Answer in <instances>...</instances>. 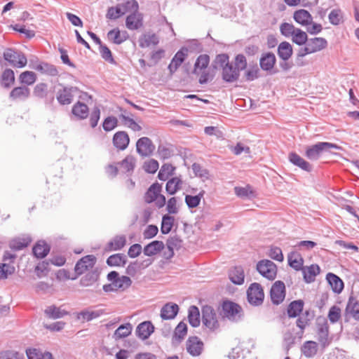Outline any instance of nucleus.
Returning a JSON list of instances; mask_svg holds the SVG:
<instances>
[{
    "mask_svg": "<svg viewBox=\"0 0 359 359\" xmlns=\"http://www.w3.org/2000/svg\"><path fill=\"white\" fill-rule=\"evenodd\" d=\"M212 66L215 69L218 67L222 68V78L227 83L236 81L239 79L240 72L229 62V56L226 53L217 55Z\"/></svg>",
    "mask_w": 359,
    "mask_h": 359,
    "instance_id": "obj_1",
    "label": "nucleus"
},
{
    "mask_svg": "<svg viewBox=\"0 0 359 359\" xmlns=\"http://www.w3.org/2000/svg\"><path fill=\"white\" fill-rule=\"evenodd\" d=\"M162 187L158 182L152 184L144 196V200L147 203L155 202L157 208H163L166 203L165 197L161 194Z\"/></svg>",
    "mask_w": 359,
    "mask_h": 359,
    "instance_id": "obj_2",
    "label": "nucleus"
},
{
    "mask_svg": "<svg viewBox=\"0 0 359 359\" xmlns=\"http://www.w3.org/2000/svg\"><path fill=\"white\" fill-rule=\"evenodd\" d=\"M330 149H341V147L331 142H319L308 147L305 151V156L310 160L316 161L320 158L323 151H328Z\"/></svg>",
    "mask_w": 359,
    "mask_h": 359,
    "instance_id": "obj_3",
    "label": "nucleus"
},
{
    "mask_svg": "<svg viewBox=\"0 0 359 359\" xmlns=\"http://www.w3.org/2000/svg\"><path fill=\"white\" fill-rule=\"evenodd\" d=\"M4 58L10 65L15 68H22L26 66L27 59L25 55L14 48H6L3 53Z\"/></svg>",
    "mask_w": 359,
    "mask_h": 359,
    "instance_id": "obj_4",
    "label": "nucleus"
},
{
    "mask_svg": "<svg viewBox=\"0 0 359 359\" xmlns=\"http://www.w3.org/2000/svg\"><path fill=\"white\" fill-rule=\"evenodd\" d=\"M247 299L248 302L254 306H259L263 304L264 292L261 284L253 283L247 290Z\"/></svg>",
    "mask_w": 359,
    "mask_h": 359,
    "instance_id": "obj_5",
    "label": "nucleus"
},
{
    "mask_svg": "<svg viewBox=\"0 0 359 359\" xmlns=\"http://www.w3.org/2000/svg\"><path fill=\"white\" fill-rule=\"evenodd\" d=\"M256 269L257 271L268 280H273L277 275V266L272 261L262 259L257 262Z\"/></svg>",
    "mask_w": 359,
    "mask_h": 359,
    "instance_id": "obj_6",
    "label": "nucleus"
},
{
    "mask_svg": "<svg viewBox=\"0 0 359 359\" xmlns=\"http://www.w3.org/2000/svg\"><path fill=\"white\" fill-rule=\"evenodd\" d=\"M202 322L210 330L213 331L219 327L216 313L212 306H205L202 308Z\"/></svg>",
    "mask_w": 359,
    "mask_h": 359,
    "instance_id": "obj_7",
    "label": "nucleus"
},
{
    "mask_svg": "<svg viewBox=\"0 0 359 359\" xmlns=\"http://www.w3.org/2000/svg\"><path fill=\"white\" fill-rule=\"evenodd\" d=\"M96 263V257L93 255H89L81 258L76 264L74 271L76 276L72 278V280L76 279L78 276L84 273L86 271L93 269Z\"/></svg>",
    "mask_w": 359,
    "mask_h": 359,
    "instance_id": "obj_8",
    "label": "nucleus"
},
{
    "mask_svg": "<svg viewBox=\"0 0 359 359\" xmlns=\"http://www.w3.org/2000/svg\"><path fill=\"white\" fill-rule=\"evenodd\" d=\"M270 297L271 302L275 305L282 303L285 297V286L283 281H276L270 290Z\"/></svg>",
    "mask_w": 359,
    "mask_h": 359,
    "instance_id": "obj_9",
    "label": "nucleus"
},
{
    "mask_svg": "<svg viewBox=\"0 0 359 359\" xmlns=\"http://www.w3.org/2000/svg\"><path fill=\"white\" fill-rule=\"evenodd\" d=\"M155 145L152 141L147 137L140 138L136 142L137 152L142 157H147L152 155L155 150Z\"/></svg>",
    "mask_w": 359,
    "mask_h": 359,
    "instance_id": "obj_10",
    "label": "nucleus"
},
{
    "mask_svg": "<svg viewBox=\"0 0 359 359\" xmlns=\"http://www.w3.org/2000/svg\"><path fill=\"white\" fill-rule=\"evenodd\" d=\"M242 308L238 304L226 300L222 304V311L225 317L229 320H235L238 316H241Z\"/></svg>",
    "mask_w": 359,
    "mask_h": 359,
    "instance_id": "obj_11",
    "label": "nucleus"
},
{
    "mask_svg": "<svg viewBox=\"0 0 359 359\" xmlns=\"http://www.w3.org/2000/svg\"><path fill=\"white\" fill-rule=\"evenodd\" d=\"M203 346V342L196 336L189 337L186 341V349L194 357L202 353Z\"/></svg>",
    "mask_w": 359,
    "mask_h": 359,
    "instance_id": "obj_12",
    "label": "nucleus"
},
{
    "mask_svg": "<svg viewBox=\"0 0 359 359\" xmlns=\"http://www.w3.org/2000/svg\"><path fill=\"white\" fill-rule=\"evenodd\" d=\"M188 51L187 47H182L175 53L168 67L170 75H172L184 62L188 55Z\"/></svg>",
    "mask_w": 359,
    "mask_h": 359,
    "instance_id": "obj_13",
    "label": "nucleus"
},
{
    "mask_svg": "<svg viewBox=\"0 0 359 359\" xmlns=\"http://www.w3.org/2000/svg\"><path fill=\"white\" fill-rule=\"evenodd\" d=\"M77 90L76 87L63 86L62 88L58 90L56 95L57 102L61 105H67L72 102L74 93Z\"/></svg>",
    "mask_w": 359,
    "mask_h": 359,
    "instance_id": "obj_14",
    "label": "nucleus"
},
{
    "mask_svg": "<svg viewBox=\"0 0 359 359\" xmlns=\"http://www.w3.org/2000/svg\"><path fill=\"white\" fill-rule=\"evenodd\" d=\"M344 316L346 322L349 320V316H351L355 320H359V301L353 295H351L348 298Z\"/></svg>",
    "mask_w": 359,
    "mask_h": 359,
    "instance_id": "obj_15",
    "label": "nucleus"
},
{
    "mask_svg": "<svg viewBox=\"0 0 359 359\" xmlns=\"http://www.w3.org/2000/svg\"><path fill=\"white\" fill-rule=\"evenodd\" d=\"M317 334L318 336V341L323 344H325L328 339L329 326L326 318L319 317L316 322Z\"/></svg>",
    "mask_w": 359,
    "mask_h": 359,
    "instance_id": "obj_16",
    "label": "nucleus"
},
{
    "mask_svg": "<svg viewBox=\"0 0 359 359\" xmlns=\"http://www.w3.org/2000/svg\"><path fill=\"white\" fill-rule=\"evenodd\" d=\"M112 142L116 149L123 151L128 147L130 138L126 132L118 131L114 135Z\"/></svg>",
    "mask_w": 359,
    "mask_h": 359,
    "instance_id": "obj_17",
    "label": "nucleus"
},
{
    "mask_svg": "<svg viewBox=\"0 0 359 359\" xmlns=\"http://www.w3.org/2000/svg\"><path fill=\"white\" fill-rule=\"evenodd\" d=\"M126 27L130 30H136L143 25V15L140 12L130 13L126 19Z\"/></svg>",
    "mask_w": 359,
    "mask_h": 359,
    "instance_id": "obj_18",
    "label": "nucleus"
},
{
    "mask_svg": "<svg viewBox=\"0 0 359 359\" xmlns=\"http://www.w3.org/2000/svg\"><path fill=\"white\" fill-rule=\"evenodd\" d=\"M29 96L30 90L25 86L15 87L9 93V98L12 101H24Z\"/></svg>",
    "mask_w": 359,
    "mask_h": 359,
    "instance_id": "obj_19",
    "label": "nucleus"
},
{
    "mask_svg": "<svg viewBox=\"0 0 359 359\" xmlns=\"http://www.w3.org/2000/svg\"><path fill=\"white\" fill-rule=\"evenodd\" d=\"M154 332V326L150 321H144L140 323L135 330L137 336L142 339H147Z\"/></svg>",
    "mask_w": 359,
    "mask_h": 359,
    "instance_id": "obj_20",
    "label": "nucleus"
},
{
    "mask_svg": "<svg viewBox=\"0 0 359 359\" xmlns=\"http://www.w3.org/2000/svg\"><path fill=\"white\" fill-rule=\"evenodd\" d=\"M288 160L292 164L304 171L310 172L312 170V165L295 152L289 154Z\"/></svg>",
    "mask_w": 359,
    "mask_h": 359,
    "instance_id": "obj_21",
    "label": "nucleus"
},
{
    "mask_svg": "<svg viewBox=\"0 0 359 359\" xmlns=\"http://www.w3.org/2000/svg\"><path fill=\"white\" fill-rule=\"evenodd\" d=\"M293 18L298 24L302 26L306 27L312 24V15L308 11L304 9H299L294 11Z\"/></svg>",
    "mask_w": 359,
    "mask_h": 359,
    "instance_id": "obj_22",
    "label": "nucleus"
},
{
    "mask_svg": "<svg viewBox=\"0 0 359 359\" xmlns=\"http://www.w3.org/2000/svg\"><path fill=\"white\" fill-rule=\"evenodd\" d=\"M276 62V56L273 53L268 52L263 53L259 60V65L264 71H271Z\"/></svg>",
    "mask_w": 359,
    "mask_h": 359,
    "instance_id": "obj_23",
    "label": "nucleus"
},
{
    "mask_svg": "<svg viewBox=\"0 0 359 359\" xmlns=\"http://www.w3.org/2000/svg\"><path fill=\"white\" fill-rule=\"evenodd\" d=\"M304 302L302 299H297L291 302L287 306V314L289 318H296L302 313Z\"/></svg>",
    "mask_w": 359,
    "mask_h": 359,
    "instance_id": "obj_24",
    "label": "nucleus"
},
{
    "mask_svg": "<svg viewBox=\"0 0 359 359\" xmlns=\"http://www.w3.org/2000/svg\"><path fill=\"white\" fill-rule=\"evenodd\" d=\"M107 37L109 41L115 44H121L129 38L126 31L121 32L118 28H114L107 33Z\"/></svg>",
    "mask_w": 359,
    "mask_h": 359,
    "instance_id": "obj_25",
    "label": "nucleus"
},
{
    "mask_svg": "<svg viewBox=\"0 0 359 359\" xmlns=\"http://www.w3.org/2000/svg\"><path fill=\"white\" fill-rule=\"evenodd\" d=\"M126 244V238L124 235L115 236L105 246V251H116L121 250Z\"/></svg>",
    "mask_w": 359,
    "mask_h": 359,
    "instance_id": "obj_26",
    "label": "nucleus"
},
{
    "mask_svg": "<svg viewBox=\"0 0 359 359\" xmlns=\"http://www.w3.org/2000/svg\"><path fill=\"white\" fill-rule=\"evenodd\" d=\"M326 280L334 293L339 294L342 292L344 287V282L338 276L330 272L326 275Z\"/></svg>",
    "mask_w": 359,
    "mask_h": 359,
    "instance_id": "obj_27",
    "label": "nucleus"
},
{
    "mask_svg": "<svg viewBox=\"0 0 359 359\" xmlns=\"http://www.w3.org/2000/svg\"><path fill=\"white\" fill-rule=\"evenodd\" d=\"M306 46L313 53L325 49L327 46V41L323 37H315L308 39Z\"/></svg>",
    "mask_w": 359,
    "mask_h": 359,
    "instance_id": "obj_28",
    "label": "nucleus"
},
{
    "mask_svg": "<svg viewBox=\"0 0 359 359\" xmlns=\"http://www.w3.org/2000/svg\"><path fill=\"white\" fill-rule=\"evenodd\" d=\"M288 264L296 271H300L304 269V259L301 254L297 251H292L287 256Z\"/></svg>",
    "mask_w": 359,
    "mask_h": 359,
    "instance_id": "obj_29",
    "label": "nucleus"
},
{
    "mask_svg": "<svg viewBox=\"0 0 359 359\" xmlns=\"http://www.w3.org/2000/svg\"><path fill=\"white\" fill-rule=\"evenodd\" d=\"M72 113L77 119L83 120L88 116L89 109L87 104L78 101L73 105Z\"/></svg>",
    "mask_w": 359,
    "mask_h": 359,
    "instance_id": "obj_30",
    "label": "nucleus"
},
{
    "mask_svg": "<svg viewBox=\"0 0 359 359\" xmlns=\"http://www.w3.org/2000/svg\"><path fill=\"white\" fill-rule=\"evenodd\" d=\"M179 311V306L174 303L165 304L161 310V317L164 320L175 318Z\"/></svg>",
    "mask_w": 359,
    "mask_h": 359,
    "instance_id": "obj_31",
    "label": "nucleus"
},
{
    "mask_svg": "<svg viewBox=\"0 0 359 359\" xmlns=\"http://www.w3.org/2000/svg\"><path fill=\"white\" fill-rule=\"evenodd\" d=\"M230 280L236 285H242L244 283V269L241 266H236L229 272Z\"/></svg>",
    "mask_w": 359,
    "mask_h": 359,
    "instance_id": "obj_32",
    "label": "nucleus"
},
{
    "mask_svg": "<svg viewBox=\"0 0 359 359\" xmlns=\"http://www.w3.org/2000/svg\"><path fill=\"white\" fill-rule=\"evenodd\" d=\"M100 271L98 269H95L88 271L80 280V285L83 287H88L95 283L100 277Z\"/></svg>",
    "mask_w": 359,
    "mask_h": 359,
    "instance_id": "obj_33",
    "label": "nucleus"
},
{
    "mask_svg": "<svg viewBox=\"0 0 359 359\" xmlns=\"http://www.w3.org/2000/svg\"><path fill=\"white\" fill-rule=\"evenodd\" d=\"M210 58L208 54L200 55L195 62L192 73L199 74L201 72L206 69L210 64Z\"/></svg>",
    "mask_w": 359,
    "mask_h": 359,
    "instance_id": "obj_34",
    "label": "nucleus"
},
{
    "mask_svg": "<svg viewBox=\"0 0 359 359\" xmlns=\"http://www.w3.org/2000/svg\"><path fill=\"white\" fill-rule=\"evenodd\" d=\"M35 70L49 76H55L58 74V71L55 66L45 62H41L33 66Z\"/></svg>",
    "mask_w": 359,
    "mask_h": 359,
    "instance_id": "obj_35",
    "label": "nucleus"
},
{
    "mask_svg": "<svg viewBox=\"0 0 359 359\" xmlns=\"http://www.w3.org/2000/svg\"><path fill=\"white\" fill-rule=\"evenodd\" d=\"M304 279L306 283H310L315 280V278L320 272V269L318 264H311L307 268L302 269Z\"/></svg>",
    "mask_w": 359,
    "mask_h": 359,
    "instance_id": "obj_36",
    "label": "nucleus"
},
{
    "mask_svg": "<svg viewBox=\"0 0 359 359\" xmlns=\"http://www.w3.org/2000/svg\"><path fill=\"white\" fill-rule=\"evenodd\" d=\"M50 248L44 241H38L33 247L34 255L37 258L45 257L50 252Z\"/></svg>",
    "mask_w": 359,
    "mask_h": 359,
    "instance_id": "obj_37",
    "label": "nucleus"
},
{
    "mask_svg": "<svg viewBox=\"0 0 359 359\" xmlns=\"http://www.w3.org/2000/svg\"><path fill=\"white\" fill-rule=\"evenodd\" d=\"M164 248V243L160 241H154L147 245L143 250L146 256H153L160 252Z\"/></svg>",
    "mask_w": 359,
    "mask_h": 359,
    "instance_id": "obj_38",
    "label": "nucleus"
},
{
    "mask_svg": "<svg viewBox=\"0 0 359 359\" xmlns=\"http://www.w3.org/2000/svg\"><path fill=\"white\" fill-rule=\"evenodd\" d=\"M104 313L102 310H96V311H89V310H83L79 313H76V319L82 320L84 321H90L95 318H97L102 316Z\"/></svg>",
    "mask_w": 359,
    "mask_h": 359,
    "instance_id": "obj_39",
    "label": "nucleus"
},
{
    "mask_svg": "<svg viewBox=\"0 0 359 359\" xmlns=\"http://www.w3.org/2000/svg\"><path fill=\"white\" fill-rule=\"evenodd\" d=\"M28 359H54L48 351L42 352L39 348H32L26 351Z\"/></svg>",
    "mask_w": 359,
    "mask_h": 359,
    "instance_id": "obj_40",
    "label": "nucleus"
},
{
    "mask_svg": "<svg viewBox=\"0 0 359 359\" xmlns=\"http://www.w3.org/2000/svg\"><path fill=\"white\" fill-rule=\"evenodd\" d=\"M292 47L287 41L281 42L278 47V55L283 61L288 60L292 55Z\"/></svg>",
    "mask_w": 359,
    "mask_h": 359,
    "instance_id": "obj_41",
    "label": "nucleus"
},
{
    "mask_svg": "<svg viewBox=\"0 0 359 359\" xmlns=\"http://www.w3.org/2000/svg\"><path fill=\"white\" fill-rule=\"evenodd\" d=\"M159 43L158 37L155 34H144L139 39V46L144 48L156 46Z\"/></svg>",
    "mask_w": 359,
    "mask_h": 359,
    "instance_id": "obj_42",
    "label": "nucleus"
},
{
    "mask_svg": "<svg viewBox=\"0 0 359 359\" xmlns=\"http://www.w3.org/2000/svg\"><path fill=\"white\" fill-rule=\"evenodd\" d=\"M135 158L132 155H128L123 160L118 163L125 173L131 175L135 167Z\"/></svg>",
    "mask_w": 359,
    "mask_h": 359,
    "instance_id": "obj_43",
    "label": "nucleus"
},
{
    "mask_svg": "<svg viewBox=\"0 0 359 359\" xmlns=\"http://www.w3.org/2000/svg\"><path fill=\"white\" fill-rule=\"evenodd\" d=\"M15 83L14 72L11 69H6L1 76V84L4 88H10Z\"/></svg>",
    "mask_w": 359,
    "mask_h": 359,
    "instance_id": "obj_44",
    "label": "nucleus"
},
{
    "mask_svg": "<svg viewBox=\"0 0 359 359\" xmlns=\"http://www.w3.org/2000/svg\"><path fill=\"white\" fill-rule=\"evenodd\" d=\"M182 179L180 177H175L167 182L165 190L168 194L173 195L182 188Z\"/></svg>",
    "mask_w": 359,
    "mask_h": 359,
    "instance_id": "obj_45",
    "label": "nucleus"
},
{
    "mask_svg": "<svg viewBox=\"0 0 359 359\" xmlns=\"http://www.w3.org/2000/svg\"><path fill=\"white\" fill-rule=\"evenodd\" d=\"M45 314L49 318L57 319L62 318L65 316L68 315V312L65 310H61L60 308L57 307L55 305L48 306L45 311Z\"/></svg>",
    "mask_w": 359,
    "mask_h": 359,
    "instance_id": "obj_46",
    "label": "nucleus"
},
{
    "mask_svg": "<svg viewBox=\"0 0 359 359\" xmlns=\"http://www.w3.org/2000/svg\"><path fill=\"white\" fill-rule=\"evenodd\" d=\"M126 262V256L121 253L110 255L107 259V264L110 266H123Z\"/></svg>",
    "mask_w": 359,
    "mask_h": 359,
    "instance_id": "obj_47",
    "label": "nucleus"
},
{
    "mask_svg": "<svg viewBox=\"0 0 359 359\" xmlns=\"http://www.w3.org/2000/svg\"><path fill=\"white\" fill-rule=\"evenodd\" d=\"M133 326L130 323L121 325L114 332V338L115 340L128 337L131 334Z\"/></svg>",
    "mask_w": 359,
    "mask_h": 359,
    "instance_id": "obj_48",
    "label": "nucleus"
},
{
    "mask_svg": "<svg viewBox=\"0 0 359 359\" xmlns=\"http://www.w3.org/2000/svg\"><path fill=\"white\" fill-rule=\"evenodd\" d=\"M188 319L189 324L194 327H197L200 325V312L199 309L196 306H191L189 308Z\"/></svg>",
    "mask_w": 359,
    "mask_h": 359,
    "instance_id": "obj_49",
    "label": "nucleus"
},
{
    "mask_svg": "<svg viewBox=\"0 0 359 359\" xmlns=\"http://www.w3.org/2000/svg\"><path fill=\"white\" fill-rule=\"evenodd\" d=\"M318 351V344L313 341H306L302 347V352L306 358H311L314 356Z\"/></svg>",
    "mask_w": 359,
    "mask_h": 359,
    "instance_id": "obj_50",
    "label": "nucleus"
},
{
    "mask_svg": "<svg viewBox=\"0 0 359 359\" xmlns=\"http://www.w3.org/2000/svg\"><path fill=\"white\" fill-rule=\"evenodd\" d=\"M32 242V238L29 236L18 238L12 241L10 247L15 251L21 250L27 248Z\"/></svg>",
    "mask_w": 359,
    "mask_h": 359,
    "instance_id": "obj_51",
    "label": "nucleus"
},
{
    "mask_svg": "<svg viewBox=\"0 0 359 359\" xmlns=\"http://www.w3.org/2000/svg\"><path fill=\"white\" fill-rule=\"evenodd\" d=\"M187 334V326L184 322H180L175 327L172 341H176L177 343H180L184 339Z\"/></svg>",
    "mask_w": 359,
    "mask_h": 359,
    "instance_id": "obj_52",
    "label": "nucleus"
},
{
    "mask_svg": "<svg viewBox=\"0 0 359 359\" xmlns=\"http://www.w3.org/2000/svg\"><path fill=\"white\" fill-rule=\"evenodd\" d=\"M234 191L236 196L242 198H251L256 196L255 191L250 185H247L245 187H236L234 188Z\"/></svg>",
    "mask_w": 359,
    "mask_h": 359,
    "instance_id": "obj_53",
    "label": "nucleus"
},
{
    "mask_svg": "<svg viewBox=\"0 0 359 359\" xmlns=\"http://www.w3.org/2000/svg\"><path fill=\"white\" fill-rule=\"evenodd\" d=\"M175 170V168L172 164L165 163L161 166L158 172V178L160 180L165 181L170 176L174 174Z\"/></svg>",
    "mask_w": 359,
    "mask_h": 359,
    "instance_id": "obj_54",
    "label": "nucleus"
},
{
    "mask_svg": "<svg viewBox=\"0 0 359 359\" xmlns=\"http://www.w3.org/2000/svg\"><path fill=\"white\" fill-rule=\"evenodd\" d=\"M182 243V241L177 235L171 236L167 240L166 245L170 252L169 257L174 255V249L178 250L181 248Z\"/></svg>",
    "mask_w": 359,
    "mask_h": 359,
    "instance_id": "obj_55",
    "label": "nucleus"
},
{
    "mask_svg": "<svg viewBox=\"0 0 359 359\" xmlns=\"http://www.w3.org/2000/svg\"><path fill=\"white\" fill-rule=\"evenodd\" d=\"M175 218L170 215H165L163 216L161 231L163 234H168L170 232L173 224Z\"/></svg>",
    "mask_w": 359,
    "mask_h": 359,
    "instance_id": "obj_56",
    "label": "nucleus"
},
{
    "mask_svg": "<svg viewBox=\"0 0 359 359\" xmlns=\"http://www.w3.org/2000/svg\"><path fill=\"white\" fill-rule=\"evenodd\" d=\"M36 80V75L34 72L25 71L22 72L19 76V81L21 84L31 86Z\"/></svg>",
    "mask_w": 359,
    "mask_h": 359,
    "instance_id": "obj_57",
    "label": "nucleus"
},
{
    "mask_svg": "<svg viewBox=\"0 0 359 359\" xmlns=\"http://www.w3.org/2000/svg\"><path fill=\"white\" fill-rule=\"evenodd\" d=\"M124 15V12L120 4L116 6L109 7L106 13V18L109 20H115Z\"/></svg>",
    "mask_w": 359,
    "mask_h": 359,
    "instance_id": "obj_58",
    "label": "nucleus"
},
{
    "mask_svg": "<svg viewBox=\"0 0 359 359\" xmlns=\"http://www.w3.org/2000/svg\"><path fill=\"white\" fill-rule=\"evenodd\" d=\"M330 22L333 25H339L343 21V12L340 8H334L328 15Z\"/></svg>",
    "mask_w": 359,
    "mask_h": 359,
    "instance_id": "obj_59",
    "label": "nucleus"
},
{
    "mask_svg": "<svg viewBox=\"0 0 359 359\" xmlns=\"http://www.w3.org/2000/svg\"><path fill=\"white\" fill-rule=\"evenodd\" d=\"M204 193L205 191H202L198 195L196 196L187 195L185 196V203L187 205L189 208H194L198 206L203 196Z\"/></svg>",
    "mask_w": 359,
    "mask_h": 359,
    "instance_id": "obj_60",
    "label": "nucleus"
},
{
    "mask_svg": "<svg viewBox=\"0 0 359 359\" xmlns=\"http://www.w3.org/2000/svg\"><path fill=\"white\" fill-rule=\"evenodd\" d=\"M292 37V41L299 46L306 44L309 39L306 33L299 28L296 29Z\"/></svg>",
    "mask_w": 359,
    "mask_h": 359,
    "instance_id": "obj_61",
    "label": "nucleus"
},
{
    "mask_svg": "<svg viewBox=\"0 0 359 359\" xmlns=\"http://www.w3.org/2000/svg\"><path fill=\"white\" fill-rule=\"evenodd\" d=\"M120 5L124 14L128 12L131 13L139 12V4L136 0H127L125 3Z\"/></svg>",
    "mask_w": 359,
    "mask_h": 359,
    "instance_id": "obj_62",
    "label": "nucleus"
},
{
    "mask_svg": "<svg viewBox=\"0 0 359 359\" xmlns=\"http://www.w3.org/2000/svg\"><path fill=\"white\" fill-rule=\"evenodd\" d=\"M100 53L102 57L107 62L115 65L116 62L112 56V53L110 49L104 44L101 43V46H99Z\"/></svg>",
    "mask_w": 359,
    "mask_h": 359,
    "instance_id": "obj_63",
    "label": "nucleus"
},
{
    "mask_svg": "<svg viewBox=\"0 0 359 359\" xmlns=\"http://www.w3.org/2000/svg\"><path fill=\"white\" fill-rule=\"evenodd\" d=\"M341 316V309L337 306H332L328 312V319L331 323L334 324L337 323Z\"/></svg>",
    "mask_w": 359,
    "mask_h": 359,
    "instance_id": "obj_64",
    "label": "nucleus"
}]
</instances>
